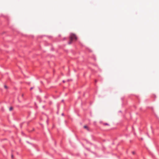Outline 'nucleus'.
<instances>
[{
	"label": "nucleus",
	"instance_id": "obj_1",
	"mask_svg": "<svg viewBox=\"0 0 159 159\" xmlns=\"http://www.w3.org/2000/svg\"><path fill=\"white\" fill-rule=\"evenodd\" d=\"M84 128H85L86 129H87L88 130H89V128L87 126H86V125H85L84 126Z\"/></svg>",
	"mask_w": 159,
	"mask_h": 159
},
{
	"label": "nucleus",
	"instance_id": "obj_2",
	"mask_svg": "<svg viewBox=\"0 0 159 159\" xmlns=\"http://www.w3.org/2000/svg\"><path fill=\"white\" fill-rule=\"evenodd\" d=\"M103 125H109V124L107 123H103Z\"/></svg>",
	"mask_w": 159,
	"mask_h": 159
},
{
	"label": "nucleus",
	"instance_id": "obj_3",
	"mask_svg": "<svg viewBox=\"0 0 159 159\" xmlns=\"http://www.w3.org/2000/svg\"><path fill=\"white\" fill-rule=\"evenodd\" d=\"M13 107H11L10 108H9V111H12V110H13Z\"/></svg>",
	"mask_w": 159,
	"mask_h": 159
},
{
	"label": "nucleus",
	"instance_id": "obj_4",
	"mask_svg": "<svg viewBox=\"0 0 159 159\" xmlns=\"http://www.w3.org/2000/svg\"><path fill=\"white\" fill-rule=\"evenodd\" d=\"M73 41V40H70V41L68 42V44H70Z\"/></svg>",
	"mask_w": 159,
	"mask_h": 159
},
{
	"label": "nucleus",
	"instance_id": "obj_5",
	"mask_svg": "<svg viewBox=\"0 0 159 159\" xmlns=\"http://www.w3.org/2000/svg\"><path fill=\"white\" fill-rule=\"evenodd\" d=\"M49 105H51L52 104V102L51 101H49Z\"/></svg>",
	"mask_w": 159,
	"mask_h": 159
},
{
	"label": "nucleus",
	"instance_id": "obj_6",
	"mask_svg": "<svg viewBox=\"0 0 159 159\" xmlns=\"http://www.w3.org/2000/svg\"><path fill=\"white\" fill-rule=\"evenodd\" d=\"M4 87L6 89H7V87L6 85H5L4 86Z\"/></svg>",
	"mask_w": 159,
	"mask_h": 159
},
{
	"label": "nucleus",
	"instance_id": "obj_7",
	"mask_svg": "<svg viewBox=\"0 0 159 159\" xmlns=\"http://www.w3.org/2000/svg\"><path fill=\"white\" fill-rule=\"evenodd\" d=\"M132 153L133 154H135V152L134 151H133L132 152Z\"/></svg>",
	"mask_w": 159,
	"mask_h": 159
},
{
	"label": "nucleus",
	"instance_id": "obj_8",
	"mask_svg": "<svg viewBox=\"0 0 159 159\" xmlns=\"http://www.w3.org/2000/svg\"><path fill=\"white\" fill-rule=\"evenodd\" d=\"M13 157H14V156H13V155L12 154V155H11V158H12V159H13Z\"/></svg>",
	"mask_w": 159,
	"mask_h": 159
},
{
	"label": "nucleus",
	"instance_id": "obj_9",
	"mask_svg": "<svg viewBox=\"0 0 159 159\" xmlns=\"http://www.w3.org/2000/svg\"><path fill=\"white\" fill-rule=\"evenodd\" d=\"M33 89V87H31L30 89V90H32Z\"/></svg>",
	"mask_w": 159,
	"mask_h": 159
},
{
	"label": "nucleus",
	"instance_id": "obj_10",
	"mask_svg": "<svg viewBox=\"0 0 159 159\" xmlns=\"http://www.w3.org/2000/svg\"><path fill=\"white\" fill-rule=\"evenodd\" d=\"M61 115L62 116H64V114L63 113H62L61 114Z\"/></svg>",
	"mask_w": 159,
	"mask_h": 159
},
{
	"label": "nucleus",
	"instance_id": "obj_11",
	"mask_svg": "<svg viewBox=\"0 0 159 159\" xmlns=\"http://www.w3.org/2000/svg\"><path fill=\"white\" fill-rule=\"evenodd\" d=\"M45 106H43V108H45Z\"/></svg>",
	"mask_w": 159,
	"mask_h": 159
},
{
	"label": "nucleus",
	"instance_id": "obj_12",
	"mask_svg": "<svg viewBox=\"0 0 159 159\" xmlns=\"http://www.w3.org/2000/svg\"><path fill=\"white\" fill-rule=\"evenodd\" d=\"M62 82L64 83L65 82V81L64 80H63Z\"/></svg>",
	"mask_w": 159,
	"mask_h": 159
},
{
	"label": "nucleus",
	"instance_id": "obj_13",
	"mask_svg": "<svg viewBox=\"0 0 159 159\" xmlns=\"http://www.w3.org/2000/svg\"><path fill=\"white\" fill-rule=\"evenodd\" d=\"M48 120H47V123H48Z\"/></svg>",
	"mask_w": 159,
	"mask_h": 159
},
{
	"label": "nucleus",
	"instance_id": "obj_14",
	"mask_svg": "<svg viewBox=\"0 0 159 159\" xmlns=\"http://www.w3.org/2000/svg\"><path fill=\"white\" fill-rule=\"evenodd\" d=\"M141 139L142 140H143V139L142 138H141Z\"/></svg>",
	"mask_w": 159,
	"mask_h": 159
},
{
	"label": "nucleus",
	"instance_id": "obj_15",
	"mask_svg": "<svg viewBox=\"0 0 159 159\" xmlns=\"http://www.w3.org/2000/svg\"><path fill=\"white\" fill-rule=\"evenodd\" d=\"M23 96V94H22V96Z\"/></svg>",
	"mask_w": 159,
	"mask_h": 159
}]
</instances>
